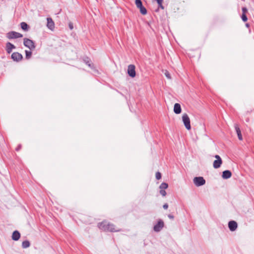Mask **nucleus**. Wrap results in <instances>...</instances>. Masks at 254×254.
<instances>
[{
  "label": "nucleus",
  "mask_w": 254,
  "mask_h": 254,
  "mask_svg": "<svg viewBox=\"0 0 254 254\" xmlns=\"http://www.w3.org/2000/svg\"><path fill=\"white\" fill-rule=\"evenodd\" d=\"M193 183L197 187L202 186L205 184V180L202 177H196L193 180Z\"/></svg>",
  "instance_id": "obj_4"
},
{
  "label": "nucleus",
  "mask_w": 254,
  "mask_h": 254,
  "mask_svg": "<svg viewBox=\"0 0 254 254\" xmlns=\"http://www.w3.org/2000/svg\"><path fill=\"white\" fill-rule=\"evenodd\" d=\"M69 28H70V29H73V26H72V24H69Z\"/></svg>",
  "instance_id": "obj_30"
},
{
  "label": "nucleus",
  "mask_w": 254,
  "mask_h": 254,
  "mask_svg": "<svg viewBox=\"0 0 254 254\" xmlns=\"http://www.w3.org/2000/svg\"><path fill=\"white\" fill-rule=\"evenodd\" d=\"M164 227V222L162 220H159L158 223L154 226V230L156 232L160 231Z\"/></svg>",
  "instance_id": "obj_10"
},
{
  "label": "nucleus",
  "mask_w": 254,
  "mask_h": 254,
  "mask_svg": "<svg viewBox=\"0 0 254 254\" xmlns=\"http://www.w3.org/2000/svg\"><path fill=\"white\" fill-rule=\"evenodd\" d=\"M182 109L181 105L179 103H176L174 107V112L176 114H179L181 113Z\"/></svg>",
  "instance_id": "obj_14"
},
{
  "label": "nucleus",
  "mask_w": 254,
  "mask_h": 254,
  "mask_svg": "<svg viewBox=\"0 0 254 254\" xmlns=\"http://www.w3.org/2000/svg\"><path fill=\"white\" fill-rule=\"evenodd\" d=\"M235 129L237 132V134L238 135V137L239 140H242L243 139L242 135L241 134V131L239 127L237 125H235Z\"/></svg>",
  "instance_id": "obj_17"
},
{
  "label": "nucleus",
  "mask_w": 254,
  "mask_h": 254,
  "mask_svg": "<svg viewBox=\"0 0 254 254\" xmlns=\"http://www.w3.org/2000/svg\"><path fill=\"white\" fill-rule=\"evenodd\" d=\"M25 54H26V58L27 59H29L31 58L32 55V52L30 51H25Z\"/></svg>",
  "instance_id": "obj_21"
},
{
  "label": "nucleus",
  "mask_w": 254,
  "mask_h": 254,
  "mask_svg": "<svg viewBox=\"0 0 254 254\" xmlns=\"http://www.w3.org/2000/svg\"><path fill=\"white\" fill-rule=\"evenodd\" d=\"M246 27H248V28H249V27H250V25H249V23H246Z\"/></svg>",
  "instance_id": "obj_31"
},
{
  "label": "nucleus",
  "mask_w": 254,
  "mask_h": 254,
  "mask_svg": "<svg viewBox=\"0 0 254 254\" xmlns=\"http://www.w3.org/2000/svg\"><path fill=\"white\" fill-rule=\"evenodd\" d=\"M232 176L231 172L229 170H225L223 172L222 177L224 179H228Z\"/></svg>",
  "instance_id": "obj_15"
},
{
  "label": "nucleus",
  "mask_w": 254,
  "mask_h": 254,
  "mask_svg": "<svg viewBox=\"0 0 254 254\" xmlns=\"http://www.w3.org/2000/svg\"><path fill=\"white\" fill-rule=\"evenodd\" d=\"M11 58L13 60V61L18 62L22 60V56L19 53L14 52L11 55Z\"/></svg>",
  "instance_id": "obj_9"
},
{
  "label": "nucleus",
  "mask_w": 254,
  "mask_h": 254,
  "mask_svg": "<svg viewBox=\"0 0 254 254\" xmlns=\"http://www.w3.org/2000/svg\"><path fill=\"white\" fill-rule=\"evenodd\" d=\"M23 37V35L15 32V31H11L10 32H8L6 34V37L9 39H15L18 38H21Z\"/></svg>",
  "instance_id": "obj_6"
},
{
  "label": "nucleus",
  "mask_w": 254,
  "mask_h": 254,
  "mask_svg": "<svg viewBox=\"0 0 254 254\" xmlns=\"http://www.w3.org/2000/svg\"><path fill=\"white\" fill-rule=\"evenodd\" d=\"M47 27L50 29L53 30L55 27V24L51 18H47Z\"/></svg>",
  "instance_id": "obj_12"
},
{
  "label": "nucleus",
  "mask_w": 254,
  "mask_h": 254,
  "mask_svg": "<svg viewBox=\"0 0 254 254\" xmlns=\"http://www.w3.org/2000/svg\"><path fill=\"white\" fill-rule=\"evenodd\" d=\"M163 207L165 209H167L168 208V205L167 203H165L163 205Z\"/></svg>",
  "instance_id": "obj_28"
},
{
  "label": "nucleus",
  "mask_w": 254,
  "mask_h": 254,
  "mask_svg": "<svg viewBox=\"0 0 254 254\" xmlns=\"http://www.w3.org/2000/svg\"><path fill=\"white\" fill-rule=\"evenodd\" d=\"M135 66L133 64H130L128 66L127 73L131 77H134L136 75Z\"/></svg>",
  "instance_id": "obj_8"
},
{
  "label": "nucleus",
  "mask_w": 254,
  "mask_h": 254,
  "mask_svg": "<svg viewBox=\"0 0 254 254\" xmlns=\"http://www.w3.org/2000/svg\"><path fill=\"white\" fill-rule=\"evenodd\" d=\"M214 157L216 159L213 162V166L215 169H217L221 166L222 160L218 155H216Z\"/></svg>",
  "instance_id": "obj_7"
},
{
  "label": "nucleus",
  "mask_w": 254,
  "mask_h": 254,
  "mask_svg": "<svg viewBox=\"0 0 254 254\" xmlns=\"http://www.w3.org/2000/svg\"><path fill=\"white\" fill-rule=\"evenodd\" d=\"M168 185L167 183H163L161 184V185L160 186L159 188L160 189V190H165V189H166L167 188H168Z\"/></svg>",
  "instance_id": "obj_20"
},
{
  "label": "nucleus",
  "mask_w": 254,
  "mask_h": 254,
  "mask_svg": "<svg viewBox=\"0 0 254 254\" xmlns=\"http://www.w3.org/2000/svg\"><path fill=\"white\" fill-rule=\"evenodd\" d=\"M242 11L243 13L246 14V13L247 12V9L246 7H243L242 8Z\"/></svg>",
  "instance_id": "obj_27"
},
{
  "label": "nucleus",
  "mask_w": 254,
  "mask_h": 254,
  "mask_svg": "<svg viewBox=\"0 0 254 254\" xmlns=\"http://www.w3.org/2000/svg\"><path fill=\"white\" fill-rule=\"evenodd\" d=\"M160 193L163 196H165L166 195V192L164 190H160Z\"/></svg>",
  "instance_id": "obj_26"
},
{
  "label": "nucleus",
  "mask_w": 254,
  "mask_h": 254,
  "mask_svg": "<svg viewBox=\"0 0 254 254\" xmlns=\"http://www.w3.org/2000/svg\"><path fill=\"white\" fill-rule=\"evenodd\" d=\"M182 121L183 123L188 130H190L191 128L190 124V119L188 115L187 114H184L182 116Z\"/></svg>",
  "instance_id": "obj_2"
},
{
  "label": "nucleus",
  "mask_w": 254,
  "mask_h": 254,
  "mask_svg": "<svg viewBox=\"0 0 254 254\" xmlns=\"http://www.w3.org/2000/svg\"><path fill=\"white\" fill-rule=\"evenodd\" d=\"M20 237V234L19 232L17 231H15L13 232L12 235V239L14 241H17L19 239Z\"/></svg>",
  "instance_id": "obj_16"
},
{
  "label": "nucleus",
  "mask_w": 254,
  "mask_h": 254,
  "mask_svg": "<svg viewBox=\"0 0 254 254\" xmlns=\"http://www.w3.org/2000/svg\"><path fill=\"white\" fill-rule=\"evenodd\" d=\"M168 216L171 219H174V216L171 215V214H169Z\"/></svg>",
  "instance_id": "obj_29"
},
{
  "label": "nucleus",
  "mask_w": 254,
  "mask_h": 254,
  "mask_svg": "<svg viewBox=\"0 0 254 254\" xmlns=\"http://www.w3.org/2000/svg\"><path fill=\"white\" fill-rule=\"evenodd\" d=\"M99 229L105 231L110 232H118L120 231L119 229H116L115 225L110 223L106 221H104L98 224Z\"/></svg>",
  "instance_id": "obj_1"
},
{
  "label": "nucleus",
  "mask_w": 254,
  "mask_h": 254,
  "mask_svg": "<svg viewBox=\"0 0 254 254\" xmlns=\"http://www.w3.org/2000/svg\"><path fill=\"white\" fill-rule=\"evenodd\" d=\"M155 176L157 180H160L161 178V174L160 172H158L156 173Z\"/></svg>",
  "instance_id": "obj_23"
},
{
  "label": "nucleus",
  "mask_w": 254,
  "mask_h": 254,
  "mask_svg": "<svg viewBox=\"0 0 254 254\" xmlns=\"http://www.w3.org/2000/svg\"><path fill=\"white\" fill-rule=\"evenodd\" d=\"M242 19L244 21H246L248 20L247 17L245 13H243L242 15Z\"/></svg>",
  "instance_id": "obj_24"
},
{
  "label": "nucleus",
  "mask_w": 254,
  "mask_h": 254,
  "mask_svg": "<svg viewBox=\"0 0 254 254\" xmlns=\"http://www.w3.org/2000/svg\"><path fill=\"white\" fill-rule=\"evenodd\" d=\"M164 74L166 76V77L169 79H171V75L170 74V73L167 70H165V72H164Z\"/></svg>",
  "instance_id": "obj_22"
},
{
  "label": "nucleus",
  "mask_w": 254,
  "mask_h": 254,
  "mask_svg": "<svg viewBox=\"0 0 254 254\" xmlns=\"http://www.w3.org/2000/svg\"><path fill=\"white\" fill-rule=\"evenodd\" d=\"M135 3L137 8L140 10V12L142 14L145 15L147 13L146 8L142 5L141 0H135Z\"/></svg>",
  "instance_id": "obj_5"
},
{
  "label": "nucleus",
  "mask_w": 254,
  "mask_h": 254,
  "mask_svg": "<svg viewBox=\"0 0 254 254\" xmlns=\"http://www.w3.org/2000/svg\"><path fill=\"white\" fill-rule=\"evenodd\" d=\"M30 242L28 241H24L22 242V247L23 248H27L30 246Z\"/></svg>",
  "instance_id": "obj_19"
},
{
  "label": "nucleus",
  "mask_w": 254,
  "mask_h": 254,
  "mask_svg": "<svg viewBox=\"0 0 254 254\" xmlns=\"http://www.w3.org/2000/svg\"><path fill=\"white\" fill-rule=\"evenodd\" d=\"M15 48V46L12 44L10 43V42H8L6 43V51L8 54H10L12 50L13 49H14Z\"/></svg>",
  "instance_id": "obj_13"
},
{
  "label": "nucleus",
  "mask_w": 254,
  "mask_h": 254,
  "mask_svg": "<svg viewBox=\"0 0 254 254\" xmlns=\"http://www.w3.org/2000/svg\"><path fill=\"white\" fill-rule=\"evenodd\" d=\"M228 227L230 231H234L237 229L238 225L236 222L231 221L228 223Z\"/></svg>",
  "instance_id": "obj_11"
},
{
  "label": "nucleus",
  "mask_w": 254,
  "mask_h": 254,
  "mask_svg": "<svg viewBox=\"0 0 254 254\" xmlns=\"http://www.w3.org/2000/svg\"><path fill=\"white\" fill-rule=\"evenodd\" d=\"M157 1V3L159 6H160L162 8H163V7L162 6V2L163 0H156Z\"/></svg>",
  "instance_id": "obj_25"
},
{
  "label": "nucleus",
  "mask_w": 254,
  "mask_h": 254,
  "mask_svg": "<svg viewBox=\"0 0 254 254\" xmlns=\"http://www.w3.org/2000/svg\"><path fill=\"white\" fill-rule=\"evenodd\" d=\"M23 44L24 46L28 48L30 50H33L35 48V45L34 42L28 38L23 39Z\"/></svg>",
  "instance_id": "obj_3"
},
{
  "label": "nucleus",
  "mask_w": 254,
  "mask_h": 254,
  "mask_svg": "<svg viewBox=\"0 0 254 254\" xmlns=\"http://www.w3.org/2000/svg\"><path fill=\"white\" fill-rule=\"evenodd\" d=\"M21 28L25 31H27L29 29V26L27 24L24 22H22L20 23Z\"/></svg>",
  "instance_id": "obj_18"
}]
</instances>
